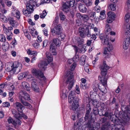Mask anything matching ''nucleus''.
Wrapping results in <instances>:
<instances>
[{
  "label": "nucleus",
  "instance_id": "nucleus-43",
  "mask_svg": "<svg viewBox=\"0 0 130 130\" xmlns=\"http://www.w3.org/2000/svg\"><path fill=\"white\" fill-rule=\"evenodd\" d=\"M23 14L26 17L30 16V14L31 13L30 12H29L26 9H24L23 10Z\"/></svg>",
  "mask_w": 130,
  "mask_h": 130
},
{
  "label": "nucleus",
  "instance_id": "nucleus-7",
  "mask_svg": "<svg viewBox=\"0 0 130 130\" xmlns=\"http://www.w3.org/2000/svg\"><path fill=\"white\" fill-rule=\"evenodd\" d=\"M62 27L60 24L54 25V27L51 29V31L52 33V35L54 36L56 35H59L62 30Z\"/></svg>",
  "mask_w": 130,
  "mask_h": 130
},
{
  "label": "nucleus",
  "instance_id": "nucleus-46",
  "mask_svg": "<svg viewBox=\"0 0 130 130\" xmlns=\"http://www.w3.org/2000/svg\"><path fill=\"white\" fill-rule=\"evenodd\" d=\"M23 31L25 35L28 38V39L30 40L31 38L27 30L26 29H25L23 30Z\"/></svg>",
  "mask_w": 130,
  "mask_h": 130
},
{
  "label": "nucleus",
  "instance_id": "nucleus-59",
  "mask_svg": "<svg viewBox=\"0 0 130 130\" xmlns=\"http://www.w3.org/2000/svg\"><path fill=\"white\" fill-rule=\"evenodd\" d=\"M13 29V28L12 27L9 26L7 28V34H12V32L11 31V30H12Z\"/></svg>",
  "mask_w": 130,
  "mask_h": 130
},
{
  "label": "nucleus",
  "instance_id": "nucleus-21",
  "mask_svg": "<svg viewBox=\"0 0 130 130\" xmlns=\"http://www.w3.org/2000/svg\"><path fill=\"white\" fill-rule=\"evenodd\" d=\"M123 102H121L120 104L121 105V109L122 111H127L128 113H130V108L128 106H126L124 105V103H123Z\"/></svg>",
  "mask_w": 130,
  "mask_h": 130
},
{
  "label": "nucleus",
  "instance_id": "nucleus-56",
  "mask_svg": "<svg viewBox=\"0 0 130 130\" xmlns=\"http://www.w3.org/2000/svg\"><path fill=\"white\" fill-rule=\"evenodd\" d=\"M58 17L57 16H56L53 22V24H54L55 25H58Z\"/></svg>",
  "mask_w": 130,
  "mask_h": 130
},
{
  "label": "nucleus",
  "instance_id": "nucleus-24",
  "mask_svg": "<svg viewBox=\"0 0 130 130\" xmlns=\"http://www.w3.org/2000/svg\"><path fill=\"white\" fill-rule=\"evenodd\" d=\"M52 43L51 44H53L54 46H59L61 44V42L60 40L58 38H54L52 40Z\"/></svg>",
  "mask_w": 130,
  "mask_h": 130
},
{
  "label": "nucleus",
  "instance_id": "nucleus-1",
  "mask_svg": "<svg viewBox=\"0 0 130 130\" xmlns=\"http://www.w3.org/2000/svg\"><path fill=\"white\" fill-rule=\"evenodd\" d=\"M100 70L101 71V75L99 76V79L100 80L102 85V88L101 89H99L104 94L106 93L107 91V89L105 86L107 84V70L109 68V67L106 63V61L104 60H103V64L100 66Z\"/></svg>",
  "mask_w": 130,
  "mask_h": 130
},
{
  "label": "nucleus",
  "instance_id": "nucleus-41",
  "mask_svg": "<svg viewBox=\"0 0 130 130\" xmlns=\"http://www.w3.org/2000/svg\"><path fill=\"white\" fill-rule=\"evenodd\" d=\"M81 20L86 22L89 20V16L83 14Z\"/></svg>",
  "mask_w": 130,
  "mask_h": 130
},
{
  "label": "nucleus",
  "instance_id": "nucleus-11",
  "mask_svg": "<svg viewBox=\"0 0 130 130\" xmlns=\"http://www.w3.org/2000/svg\"><path fill=\"white\" fill-rule=\"evenodd\" d=\"M113 48L112 45L109 44L107 47H106L104 50L103 56L106 59L109 58L110 57V53Z\"/></svg>",
  "mask_w": 130,
  "mask_h": 130
},
{
  "label": "nucleus",
  "instance_id": "nucleus-42",
  "mask_svg": "<svg viewBox=\"0 0 130 130\" xmlns=\"http://www.w3.org/2000/svg\"><path fill=\"white\" fill-rule=\"evenodd\" d=\"M76 63L75 62L73 63V64H72L71 66V71H67L66 74H67L69 72H71L72 73L71 75L73 76V75L72 71L74 70L75 68L76 67Z\"/></svg>",
  "mask_w": 130,
  "mask_h": 130
},
{
  "label": "nucleus",
  "instance_id": "nucleus-54",
  "mask_svg": "<svg viewBox=\"0 0 130 130\" xmlns=\"http://www.w3.org/2000/svg\"><path fill=\"white\" fill-rule=\"evenodd\" d=\"M20 12L18 10L15 14V16H14L18 20H19L20 18Z\"/></svg>",
  "mask_w": 130,
  "mask_h": 130
},
{
  "label": "nucleus",
  "instance_id": "nucleus-20",
  "mask_svg": "<svg viewBox=\"0 0 130 130\" xmlns=\"http://www.w3.org/2000/svg\"><path fill=\"white\" fill-rule=\"evenodd\" d=\"M78 8L79 11L82 12H85L87 11V8L86 6L83 4H80L78 5Z\"/></svg>",
  "mask_w": 130,
  "mask_h": 130
},
{
  "label": "nucleus",
  "instance_id": "nucleus-36",
  "mask_svg": "<svg viewBox=\"0 0 130 130\" xmlns=\"http://www.w3.org/2000/svg\"><path fill=\"white\" fill-rule=\"evenodd\" d=\"M97 92L92 90L90 92V94L91 98H95V96L99 95Z\"/></svg>",
  "mask_w": 130,
  "mask_h": 130
},
{
  "label": "nucleus",
  "instance_id": "nucleus-47",
  "mask_svg": "<svg viewBox=\"0 0 130 130\" xmlns=\"http://www.w3.org/2000/svg\"><path fill=\"white\" fill-rule=\"evenodd\" d=\"M59 15L61 20L63 21L65 20L66 17L62 12H59Z\"/></svg>",
  "mask_w": 130,
  "mask_h": 130
},
{
  "label": "nucleus",
  "instance_id": "nucleus-9",
  "mask_svg": "<svg viewBox=\"0 0 130 130\" xmlns=\"http://www.w3.org/2000/svg\"><path fill=\"white\" fill-rule=\"evenodd\" d=\"M72 74L71 72H69L66 74V76L68 77L66 82V83L67 84H68L69 83L68 87V89L69 90L71 89L74 84V83L73 81V76L71 75Z\"/></svg>",
  "mask_w": 130,
  "mask_h": 130
},
{
  "label": "nucleus",
  "instance_id": "nucleus-16",
  "mask_svg": "<svg viewBox=\"0 0 130 130\" xmlns=\"http://www.w3.org/2000/svg\"><path fill=\"white\" fill-rule=\"evenodd\" d=\"M111 121L114 123L116 124L117 125L120 124L123 122L122 119H119L116 115H114L113 117L111 119Z\"/></svg>",
  "mask_w": 130,
  "mask_h": 130
},
{
  "label": "nucleus",
  "instance_id": "nucleus-18",
  "mask_svg": "<svg viewBox=\"0 0 130 130\" xmlns=\"http://www.w3.org/2000/svg\"><path fill=\"white\" fill-rule=\"evenodd\" d=\"M61 9L62 11L64 13H67L69 12L70 7L65 2L62 4Z\"/></svg>",
  "mask_w": 130,
  "mask_h": 130
},
{
  "label": "nucleus",
  "instance_id": "nucleus-17",
  "mask_svg": "<svg viewBox=\"0 0 130 130\" xmlns=\"http://www.w3.org/2000/svg\"><path fill=\"white\" fill-rule=\"evenodd\" d=\"M31 88L33 90L37 92H39V88L36 82L35 81H32L31 83Z\"/></svg>",
  "mask_w": 130,
  "mask_h": 130
},
{
  "label": "nucleus",
  "instance_id": "nucleus-15",
  "mask_svg": "<svg viewBox=\"0 0 130 130\" xmlns=\"http://www.w3.org/2000/svg\"><path fill=\"white\" fill-rule=\"evenodd\" d=\"M31 71L34 75H35L36 77L38 78L40 77L41 78H43L44 77L43 73L40 70L35 69H33Z\"/></svg>",
  "mask_w": 130,
  "mask_h": 130
},
{
  "label": "nucleus",
  "instance_id": "nucleus-2",
  "mask_svg": "<svg viewBox=\"0 0 130 130\" xmlns=\"http://www.w3.org/2000/svg\"><path fill=\"white\" fill-rule=\"evenodd\" d=\"M56 46H54L53 44H51L50 46V53L46 52V53L47 59L45 61H43L40 65L41 69L42 71H44L46 69L47 66L49 63L50 62L52 61L53 60V58L52 55H56L57 54L56 48Z\"/></svg>",
  "mask_w": 130,
  "mask_h": 130
},
{
  "label": "nucleus",
  "instance_id": "nucleus-48",
  "mask_svg": "<svg viewBox=\"0 0 130 130\" xmlns=\"http://www.w3.org/2000/svg\"><path fill=\"white\" fill-rule=\"evenodd\" d=\"M6 40V39L5 36L3 34H0V42H5Z\"/></svg>",
  "mask_w": 130,
  "mask_h": 130
},
{
  "label": "nucleus",
  "instance_id": "nucleus-12",
  "mask_svg": "<svg viewBox=\"0 0 130 130\" xmlns=\"http://www.w3.org/2000/svg\"><path fill=\"white\" fill-rule=\"evenodd\" d=\"M123 111L120 114V116L122 117V120L123 122L125 123L130 122V118L128 115V114H130L127 111Z\"/></svg>",
  "mask_w": 130,
  "mask_h": 130
},
{
  "label": "nucleus",
  "instance_id": "nucleus-34",
  "mask_svg": "<svg viewBox=\"0 0 130 130\" xmlns=\"http://www.w3.org/2000/svg\"><path fill=\"white\" fill-rule=\"evenodd\" d=\"M0 19L1 21L4 23H6L7 22V19L3 14H0Z\"/></svg>",
  "mask_w": 130,
  "mask_h": 130
},
{
  "label": "nucleus",
  "instance_id": "nucleus-37",
  "mask_svg": "<svg viewBox=\"0 0 130 130\" xmlns=\"http://www.w3.org/2000/svg\"><path fill=\"white\" fill-rule=\"evenodd\" d=\"M75 0H70L66 2L70 7H72L74 6L75 3Z\"/></svg>",
  "mask_w": 130,
  "mask_h": 130
},
{
  "label": "nucleus",
  "instance_id": "nucleus-27",
  "mask_svg": "<svg viewBox=\"0 0 130 130\" xmlns=\"http://www.w3.org/2000/svg\"><path fill=\"white\" fill-rule=\"evenodd\" d=\"M92 103L95 108H99L100 106V103L98 102L96 99H92Z\"/></svg>",
  "mask_w": 130,
  "mask_h": 130
},
{
  "label": "nucleus",
  "instance_id": "nucleus-39",
  "mask_svg": "<svg viewBox=\"0 0 130 130\" xmlns=\"http://www.w3.org/2000/svg\"><path fill=\"white\" fill-rule=\"evenodd\" d=\"M103 115L108 117L111 120V119L113 117V116L114 115H113L111 113H108V112L106 111Z\"/></svg>",
  "mask_w": 130,
  "mask_h": 130
},
{
  "label": "nucleus",
  "instance_id": "nucleus-52",
  "mask_svg": "<svg viewBox=\"0 0 130 130\" xmlns=\"http://www.w3.org/2000/svg\"><path fill=\"white\" fill-rule=\"evenodd\" d=\"M27 53L29 55H36V56L37 55V53H36L34 51H32L30 50H28L27 51Z\"/></svg>",
  "mask_w": 130,
  "mask_h": 130
},
{
  "label": "nucleus",
  "instance_id": "nucleus-13",
  "mask_svg": "<svg viewBox=\"0 0 130 130\" xmlns=\"http://www.w3.org/2000/svg\"><path fill=\"white\" fill-rule=\"evenodd\" d=\"M99 38L102 40V43L103 45H108L109 44V40L108 35L101 34L99 35Z\"/></svg>",
  "mask_w": 130,
  "mask_h": 130
},
{
  "label": "nucleus",
  "instance_id": "nucleus-61",
  "mask_svg": "<svg viewBox=\"0 0 130 130\" xmlns=\"http://www.w3.org/2000/svg\"><path fill=\"white\" fill-rule=\"evenodd\" d=\"M59 35H60V37L61 38V40H63L66 37V36L65 34L61 32Z\"/></svg>",
  "mask_w": 130,
  "mask_h": 130
},
{
  "label": "nucleus",
  "instance_id": "nucleus-57",
  "mask_svg": "<svg viewBox=\"0 0 130 130\" xmlns=\"http://www.w3.org/2000/svg\"><path fill=\"white\" fill-rule=\"evenodd\" d=\"M117 129L118 130H124L123 126L121 124L117 125Z\"/></svg>",
  "mask_w": 130,
  "mask_h": 130
},
{
  "label": "nucleus",
  "instance_id": "nucleus-6",
  "mask_svg": "<svg viewBox=\"0 0 130 130\" xmlns=\"http://www.w3.org/2000/svg\"><path fill=\"white\" fill-rule=\"evenodd\" d=\"M85 27H86L85 30L84 28L80 27L78 29L79 35L82 38H85L86 36L89 37L91 36L90 31L89 29V26L86 25Z\"/></svg>",
  "mask_w": 130,
  "mask_h": 130
},
{
  "label": "nucleus",
  "instance_id": "nucleus-55",
  "mask_svg": "<svg viewBox=\"0 0 130 130\" xmlns=\"http://www.w3.org/2000/svg\"><path fill=\"white\" fill-rule=\"evenodd\" d=\"M111 130H116L117 129V125H115V124H110V129Z\"/></svg>",
  "mask_w": 130,
  "mask_h": 130
},
{
  "label": "nucleus",
  "instance_id": "nucleus-28",
  "mask_svg": "<svg viewBox=\"0 0 130 130\" xmlns=\"http://www.w3.org/2000/svg\"><path fill=\"white\" fill-rule=\"evenodd\" d=\"M76 40L78 45L79 47L83 45L84 41V39L80 38V37H77L76 39Z\"/></svg>",
  "mask_w": 130,
  "mask_h": 130
},
{
  "label": "nucleus",
  "instance_id": "nucleus-40",
  "mask_svg": "<svg viewBox=\"0 0 130 130\" xmlns=\"http://www.w3.org/2000/svg\"><path fill=\"white\" fill-rule=\"evenodd\" d=\"M81 125L80 123L77 122L74 124V130H79Z\"/></svg>",
  "mask_w": 130,
  "mask_h": 130
},
{
  "label": "nucleus",
  "instance_id": "nucleus-29",
  "mask_svg": "<svg viewBox=\"0 0 130 130\" xmlns=\"http://www.w3.org/2000/svg\"><path fill=\"white\" fill-rule=\"evenodd\" d=\"M26 9L31 13L34 11L33 6L30 4L27 3L26 4Z\"/></svg>",
  "mask_w": 130,
  "mask_h": 130
},
{
  "label": "nucleus",
  "instance_id": "nucleus-63",
  "mask_svg": "<svg viewBox=\"0 0 130 130\" xmlns=\"http://www.w3.org/2000/svg\"><path fill=\"white\" fill-rule=\"evenodd\" d=\"M98 108H94L93 109L94 113L95 115H97L99 114V110Z\"/></svg>",
  "mask_w": 130,
  "mask_h": 130
},
{
  "label": "nucleus",
  "instance_id": "nucleus-38",
  "mask_svg": "<svg viewBox=\"0 0 130 130\" xmlns=\"http://www.w3.org/2000/svg\"><path fill=\"white\" fill-rule=\"evenodd\" d=\"M80 87L81 89L85 90L89 89L90 87V86L86 83H81L80 85Z\"/></svg>",
  "mask_w": 130,
  "mask_h": 130
},
{
  "label": "nucleus",
  "instance_id": "nucleus-26",
  "mask_svg": "<svg viewBox=\"0 0 130 130\" xmlns=\"http://www.w3.org/2000/svg\"><path fill=\"white\" fill-rule=\"evenodd\" d=\"M111 104H114L115 105V108L116 109H118L119 106V105L118 104L116 99L115 97H113L112 100L111 102Z\"/></svg>",
  "mask_w": 130,
  "mask_h": 130
},
{
  "label": "nucleus",
  "instance_id": "nucleus-58",
  "mask_svg": "<svg viewBox=\"0 0 130 130\" xmlns=\"http://www.w3.org/2000/svg\"><path fill=\"white\" fill-rule=\"evenodd\" d=\"M2 106L4 107H9L10 106V104L8 102H4L2 103Z\"/></svg>",
  "mask_w": 130,
  "mask_h": 130
},
{
  "label": "nucleus",
  "instance_id": "nucleus-60",
  "mask_svg": "<svg viewBox=\"0 0 130 130\" xmlns=\"http://www.w3.org/2000/svg\"><path fill=\"white\" fill-rule=\"evenodd\" d=\"M47 12L46 11H44L42 12V14L40 15V18H44L47 14Z\"/></svg>",
  "mask_w": 130,
  "mask_h": 130
},
{
  "label": "nucleus",
  "instance_id": "nucleus-45",
  "mask_svg": "<svg viewBox=\"0 0 130 130\" xmlns=\"http://www.w3.org/2000/svg\"><path fill=\"white\" fill-rule=\"evenodd\" d=\"M116 5L114 4H111L108 6V8L109 10L111 11H114L116 10Z\"/></svg>",
  "mask_w": 130,
  "mask_h": 130
},
{
  "label": "nucleus",
  "instance_id": "nucleus-51",
  "mask_svg": "<svg viewBox=\"0 0 130 130\" xmlns=\"http://www.w3.org/2000/svg\"><path fill=\"white\" fill-rule=\"evenodd\" d=\"M20 113L18 112L17 113V114L14 117L16 119H21V118L22 116V112H21Z\"/></svg>",
  "mask_w": 130,
  "mask_h": 130
},
{
  "label": "nucleus",
  "instance_id": "nucleus-22",
  "mask_svg": "<svg viewBox=\"0 0 130 130\" xmlns=\"http://www.w3.org/2000/svg\"><path fill=\"white\" fill-rule=\"evenodd\" d=\"M80 47L78 48L76 47L75 48V51L76 53L79 52L80 53H83L86 51L85 46H84L83 45L81 46Z\"/></svg>",
  "mask_w": 130,
  "mask_h": 130
},
{
  "label": "nucleus",
  "instance_id": "nucleus-50",
  "mask_svg": "<svg viewBox=\"0 0 130 130\" xmlns=\"http://www.w3.org/2000/svg\"><path fill=\"white\" fill-rule=\"evenodd\" d=\"M73 61L75 62H77L79 60V56L78 55H75L72 58Z\"/></svg>",
  "mask_w": 130,
  "mask_h": 130
},
{
  "label": "nucleus",
  "instance_id": "nucleus-19",
  "mask_svg": "<svg viewBox=\"0 0 130 130\" xmlns=\"http://www.w3.org/2000/svg\"><path fill=\"white\" fill-rule=\"evenodd\" d=\"M110 122H107L102 125L101 127V130H109L110 129Z\"/></svg>",
  "mask_w": 130,
  "mask_h": 130
},
{
  "label": "nucleus",
  "instance_id": "nucleus-33",
  "mask_svg": "<svg viewBox=\"0 0 130 130\" xmlns=\"http://www.w3.org/2000/svg\"><path fill=\"white\" fill-rule=\"evenodd\" d=\"M100 15L99 17V19L103 20L106 18V15L105 10H103L101 11L100 13Z\"/></svg>",
  "mask_w": 130,
  "mask_h": 130
},
{
  "label": "nucleus",
  "instance_id": "nucleus-35",
  "mask_svg": "<svg viewBox=\"0 0 130 130\" xmlns=\"http://www.w3.org/2000/svg\"><path fill=\"white\" fill-rule=\"evenodd\" d=\"M108 17L111 18L113 20L115 18V13L111 11L108 12L107 13Z\"/></svg>",
  "mask_w": 130,
  "mask_h": 130
},
{
  "label": "nucleus",
  "instance_id": "nucleus-44",
  "mask_svg": "<svg viewBox=\"0 0 130 130\" xmlns=\"http://www.w3.org/2000/svg\"><path fill=\"white\" fill-rule=\"evenodd\" d=\"M83 1L85 4L87 6L91 5L92 4V2L91 0H82Z\"/></svg>",
  "mask_w": 130,
  "mask_h": 130
},
{
  "label": "nucleus",
  "instance_id": "nucleus-53",
  "mask_svg": "<svg viewBox=\"0 0 130 130\" xmlns=\"http://www.w3.org/2000/svg\"><path fill=\"white\" fill-rule=\"evenodd\" d=\"M7 35L6 38L7 39L8 41H10L12 39V37L13 36V34L10 33V34H6Z\"/></svg>",
  "mask_w": 130,
  "mask_h": 130
},
{
  "label": "nucleus",
  "instance_id": "nucleus-8",
  "mask_svg": "<svg viewBox=\"0 0 130 130\" xmlns=\"http://www.w3.org/2000/svg\"><path fill=\"white\" fill-rule=\"evenodd\" d=\"M130 15L129 14L127 13L125 15L124 18L125 21L126 22L124 26V28L125 31V35H128L130 32V25L128 23L130 19Z\"/></svg>",
  "mask_w": 130,
  "mask_h": 130
},
{
  "label": "nucleus",
  "instance_id": "nucleus-10",
  "mask_svg": "<svg viewBox=\"0 0 130 130\" xmlns=\"http://www.w3.org/2000/svg\"><path fill=\"white\" fill-rule=\"evenodd\" d=\"M13 73H18L20 72L22 68V65L21 63L18 61H15L12 64Z\"/></svg>",
  "mask_w": 130,
  "mask_h": 130
},
{
  "label": "nucleus",
  "instance_id": "nucleus-23",
  "mask_svg": "<svg viewBox=\"0 0 130 130\" xmlns=\"http://www.w3.org/2000/svg\"><path fill=\"white\" fill-rule=\"evenodd\" d=\"M22 86L24 89L28 91H30L31 88L29 84L25 82H22Z\"/></svg>",
  "mask_w": 130,
  "mask_h": 130
},
{
  "label": "nucleus",
  "instance_id": "nucleus-5",
  "mask_svg": "<svg viewBox=\"0 0 130 130\" xmlns=\"http://www.w3.org/2000/svg\"><path fill=\"white\" fill-rule=\"evenodd\" d=\"M86 111L85 115L84 118L85 121L88 120L87 124L89 126H91L92 123L94 121V119L92 117V116L89 115L91 111L90 105L88 104L86 107Z\"/></svg>",
  "mask_w": 130,
  "mask_h": 130
},
{
  "label": "nucleus",
  "instance_id": "nucleus-62",
  "mask_svg": "<svg viewBox=\"0 0 130 130\" xmlns=\"http://www.w3.org/2000/svg\"><path fill=\"white\" fill-rule=\"evenodd\" d=\"M80 61L84 63L86 61V58L85 56H82L80 58Z\"/></svg>",
  "mask_w": 130,
  "mask_h": 130
},
{
  "label": "nucleus",
  "instance_id": "nucleus-4",
  "mask_svg": "<svg viewBox=\"0 0 130 130\" xmlns=\"http://www.w3.org/2000/svg\"><path fill=\"white\" fill-rule=\"evenodd\" d=\"M68 102L70 103H73L72 106V109L73 111L76 110L78 107V98L75 96V91H72L69 93L68 97Z\"/></svg>",
  "mask_w": 130,
  "mask_h": 130
},
{
  "label": "nucleus",
  "instance_id": "nucleus-14",
  "mask_svg": "<svg viewBox=\"0 0 130 130\" xmlns=\"http://www.w3.org/2000/svg\"><path fill=\"white\" fill-rule=\"evenodd\" d=\"M13 105L15 108L17 109L19 112H22L23 110L25 108L24 105L22 103H21L19 102H17L14 103Z\"/></svg>",
  "mask_w": 130,
  "mask_h": 130
},
{
  "label": "nucleus",
  "instance_id": "nucleus-64",
  "mask_svg": "<svg viewBox=\"0 0 130 130\" xmlns=\"http://www.w3.org/2000/svg\"><path fill=\"white\" fill-rule=\"evenodd\" d=\"M32 45L35 48H37L39 46V44L38 42H35L33 43Z\"/></svg>",
  "mask_w": 130,
  "mask_h": 130
},
{
  "label": "nucleus",
  "instance_id": "nucleus-31",
  "mask_svg": "<svg viewBox=\"0 0 130 130\" xmlns=\"http://www.w3.org/2000/svg\"><path fill=\"white\" fill-rule=\"evenodd\" d=\"M8 20L10 24L12 26V27L16 26V22L11 17H9L8 19Z\"/></svg>",
  "mask_w": 130,
  "mask_h": 130
},
{
  "label": "nucleus",
  "instance_id": "nucleus-3",
  "mask_svg": "<svg viewBox=\"0 0 130 130\" xmlns=\"http://www.w3.org/2000/svg\"><path fill=\"white\" fill-rule=\"evenodd\" d=\"M19 99L20 101L24 106L27 107L29 109H33L32 106L26 101L31 100L30 96L28 94L25 92L21 91L19 93Z\"/></svg>",
  "mask_w": 130,
  "mask_h": 130
},
{
  "label": "nucleus",
  "instance_id": "nucleus-30",
  "mask_svg": "<svg viewBox=\"0 0 130 130\" xmlns=\"http://www.w3.org/2000/svg\"><path fill=\"white\" fill-rule=\"evenodd\" d=\"M12 64L8 63L7 66L6 67V70L7 72H13V67Z\"/></svg>",
  "mask_w": 130,
  "mask_h": 130
},
{
  "label": "nucleus",
  "instance_id": "nucleus-32",
  "mask_svg": "<svg viewBox=\"0 0 130 130\" xmlns=\"http://www.w3.org/2000/svg\"><path fill=\"white\" fill-rule=\"evenodd\" d=\"M2 47L3 50L6 52L8 50L9 47V44L7 42H5L2 46Z\"/></svg>",
  "mask_w": 130,
  "mask_h": 130
},
{
  "label": "nucleus",
  "instance_id": "nucleus-25",
  "mask_svg": "<svg viewBox=\"0 0 130 130\" xmlns=\"http://www.w3.org/2000/svg\"><path fill=\"white\" fill-rule=\"evenodd\" d=\"M28 75V72H26L24 73L19 74L18 75V79L19 80H21L24 78L26 77Z\"/></svg>",
  "mask_w": 130,
  "mask_h": 130
},
{
  "label": "nucleus",
  "instance_id": "nucleus-49",
  "mask_svg": "<svg viewBox=\"0 0 130 130\" xmlns=\"http://www.w3.org/2000/svg\"><path fill=\"white\" fill-rule=\"evenodd\" d=\"M130 37L129 36H127L125 39L124 40V42L125 44H127L128 43V44H129L130 43Z\"/></svg>",
  "mask_w": 130,
  "mask_h": 130
}]
</instances>
